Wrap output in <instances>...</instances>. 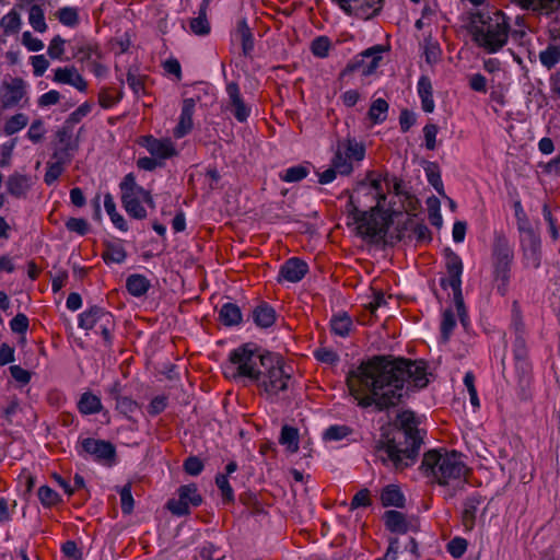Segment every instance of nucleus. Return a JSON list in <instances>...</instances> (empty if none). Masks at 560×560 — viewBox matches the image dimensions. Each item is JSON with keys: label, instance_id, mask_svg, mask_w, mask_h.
Returning a JSON list of instances; mask_svg holds the SVG:
<instances>
[{"label": "nucleus", "instance_id": "f257e3e1", "mask_svg": "<svg viewBox=\"0 0 560 560\" xmlns=\"http://www.w3.org/2000/svg\"><path fill=\"white\" fill-rule=\"evenodd\" d=\"M429 380L421 361L374 357L362 362L348 376L358 406L383 411L399 405L409 387L423 388Z\"/></svg>", "mask_w": 560, "mask_h": 560}, {"label": "nucleus", "instance_id": "f03ea898", "mask_svg": "<svg viewBox=\"0 0 560 560\" xmlns=\"http://www.w3.org/2000/svg\"><path fill=\"white\" fill-rule=\"evenodd\" d=\"M405 196L402 182L396 176L370 172L359 183L346 206L348 224H353L357 234L364 238H383L395 214L404 210L396 199Z\"/></svg>", "mask_w": 560, "mask_h": 560}, {"label": "nucleus", "instance_id": "7ed1b4c3", "mask_svg": "<svg viewBox=\"0 0 560 560\" xmlns=\"http://www.w3.org/2000/svg\"><path fill=\"white\" fill-rule=\"evenodd\" d=\"M516 27L512 28L511 19L501 10L487 9L472 13L469 32L474 43L488 54L500 51L511 38L522 45L526 37V26L521 16L515 19Z\"/></svg>", "mask_w": 560, "mask_h": 560}, {"label": "nucleus", "instance_id": "20e7f679", "mask_svg": "<svg viewBox=\"0 0 560 560\" xmlns=\"http://www.w3.org/2000/svg\"><path fill=\"white\" fill-rule=\"evenodd\" d=\"M402 430V441H380L376 444V456L383 463H392L396 468L408 467L415 463L423 441V432L418 428L412 411L405 410L397 416Z\"/></svg>", "mask_w": 560, "mask_h": 560}, {"label": "nucleus", "instance_id": "39448f33", "mask_svg": "<svg viewBox=\"0 0 560 560\" xmlns=\"http://www.w3.org/2000/svg\"><path fill=\"white\" fill-rule=\"evenodd\" d=\"M446 257V271L447 278H442L440 284L443 289H451L454 295V308H445L442 313L440 324V341L447 343L457 326L456 315L464 328L469 325V316L464 304L462 293V275H463V260L452 249L447 248Z\"/></svg>", "mask_w": 560, "mask_h": 560}, {"label": "nucleus", "instance_id": "423d86ee", "mask_svg": "<svg viewBox=\"0 0 560 560\" xmlns=\"http://www.w3.org/2000/svg\"><path fill=\"white\" fill-rule=\"evenodd\" d=\"M420 469L431 483L453 489L466 482L468 467L457 451L434 448L424 453Z\"/></svg>", "mask_w": 560, "mask_h": 560}, {"label": "nucleus", "instance_id": "0eeeda50", "mask_svg": "<svg viewBox=\"0 0 560 560\" xmlns=\"http://www.w3.org/2000/svg\"><path fill=\"white\" fill-rule=\"evenodd\" d=\"M291 368L287 366L281 355L267 352L264 366L255 384L269 399H275L289 388Z\"/></svg>", "mask_w": 560, "mask_h": 560}, {"label": "nucleus", "instance_id": "6e6552de", "mask_svg": "<svg viewBox=\"0 0 560 560\" xmlns=\"http://www.w3.org/2000/svg\"><path fill=\"white\" fill-rule=\"evenodd\" d=\"M267 352L261 351L255 343H244L230 352L231 377L246 378L255 382L261 371Z\"/></svg>", "mask_w": 560, "mask_h": 560}, {"label": "nucleus", "instance_id": "1a4fd4ad", "mask_svg": "<svg viewBox=\"0 0 560 560\" xmlns=\"http://www.w3.org/2000/svg\"><path fill=\"white\" fill-rule=\"evenodd\" d=\"M514 258L513 247L503 233H494L492 245V265L494 280L500 282L498 291L503 295L506 292L510 277L511 265Z\"/></svg>", "mask_w": 560, "mask_h": 560}, {"label": "nucleus", "instance_id": "9d476101", "mask_svg": "<svg viewBox=\"0 0 560 560\" xmlns=\"http://www.w3.org/2000/svg\"><path fill=\"white\" fill-rule=\"evenodd\" d=\"M121 201L128 214L137 220L147 218L144 203L153 207V199L150 192L135 183L122 186Z\"/></svg>", "mask_w": 560, "mask_h": 560}, {"label": "nucleus", "instance_id": "9b49d317", "mask_svg": "<svg viewBox=\"0 0 560 560\" xmlns=\"http://www.w3.org/2000/svg\"><path fill=\"white\" fill-rule=\"evenodd\" d=\"M346 14L361 20H370L377 15L384 0H332Z\"/></svg>", "mask_w": 560, "mask_h": 560}, {"label": "nucleus", "instance_id": "f8f14e48", "mask_svg": "<svg viewBox=\"0 0 560 560\" xmlns=\"http://www.w3.org/2000/svg\"><path fill=\"white\" fill-rule=\"evenodd\" d=\"M202 502V498L195 485H185L178 489V499H172L167 502L168 510L177 515H187L190 506H198Z\"/></svg>", "mask_w": 560, "mask_h": 560}, {"label": "nucleus", "instance_id": "ddd939ff", "mask_svg": "<svg viewBox=\"0 0 560 560\" xmlns=\"http://www.w3.org/2000/svg\"><path fill=\"white\" fill-rule=\"evenodd\" d=\"M139 143L152 156L159 159L164 164L166 160L178 155L176 144L171 138H155L149 135L142 137Z\"/></svg>", "mask_w": 560, "mask_h": 560}, {"label": "nucleus", "instance_id": "4468645a", "mask_svg": "<svg viewBox=\"0 0 560 560\" xmlns=\"http://www.w3.org/2000/svg\"><path fill=\"white\" fill-rule=\"evenodd\" d=\"M383 47L375 45L362 51L348 66L346 71L360 70L362 75H371L380 66L382 60Z\"/></svg>", "mask_w": 560, "mask_h": 560}, {"label": "nucleus", "instance_id": "2eb2a0df", "mask_svg": "<svg viewBox=\"0 0 560 560\" xmlns=\"http://www.w3.org/2000/svg\"><path fill=\"white\" fill-rule=\"evenodd\" d=\"M307 272L308 265L304 260L298 257H291L280 267L278 282L296 283L300 282Z\"/></svg>", "mask_w": 560, "mask_h": 560}, {"label": "nucleus", "instance_id": "dca6fc26", "mask_svg": "<svg viewBox=\"0 0 560 560\" xmlns=\"http://www.w3.org/2000/svg\"><path fill=\"white\" fill-rule=\"evenodd\" d=\"M2 108H12L18 106L26 94L25 82L22 78H11L10 81H3Z\"/></svg>", "mask_w": 560, "mask_h": 560}, {"label": "nucleus", "instance_id": "f3484780", "mask_svg": "<svg viewBox=\"0 0 560 560\" xmlns=\"http://www.w3.org/2000/svg\"><path fill=\"white\" fill-rule=\"evenodd\" d=\"M521 247L526 265L538 268L540 266V238L532 229L525 230Z\"/></svg>", "mask_w": 560, "mask_h": 560}, {"label": "nucleus", "instance_id": "a211bd4d", "mask_svg": "<svg viewBox=\"0 0 560 560\" xmlns=\"http://www.w3.org/2000/svg\"><path fill=\"white\" fill-rule=\"evenodd\" d=\"M196 101L191 97L185 98L182 105V112L177 126L174 128V137L180 139L192 129V115L195 112Z\"/></svg>", "mask_w": 560, "mask_h": 560}, {"label": "nucleus", "instance_id": "6ab92c4d", "mask_svg": "<svg viewBox=\"0 0 560 560\" xmlns=\"http://www.w3.org/2000/svg\"><path fill=\"white\" fill-rule=\"evenodd\" d=\"M482 503V498L479 493H472L463 504L462 512V523L465 527V530H472L476 525L477 513L480 504Z\"/></svg>", "mask_w": 560, "mask_h": 560}, {"label": "nucleus", "instance_id": "aec40b11", "mask_svg": "<svg viewBox=\"0 0 560 560\" xmlns=\"http://www.w3.org/2000/svg\"><path fill=\"white\" fill-rule=\"evenodd\" d=\"M5 186L12 197L23 198L31 188V176L15 172L8 177Z\"/></svg>", "mask_w": 560, "mask_h": 560}, {"label": "nucleus", "instance_id": "412c9836", "mask_svg": "<svg viewBox=\"0 0 560 560\" xmlns=\"http://www.w3.org/2000/svg\"><path fill=\"white\" fill-rule=\"evenodd\" d=\"M79 454L91 456L94 460L103 463L105 460V441L93 438L81 439Z\"/></svg>", "mask_w": 560, "mask_h": 560}, {"label": "nucleus", "instance_id": "4be33fe9", "mask_svg": "<svg viewBox=\"0 0 560 560\" xmlns=\"http://www.w3.org/2000/svg\"><path fill=\"white\" fill-rule=\"evenodd\" d=\"M54 81L57 83L72 85L80 91H84L86 89V82L73 67L57 68L55 70Z\"/></svg>", "mask_w": 560, "mask_h": 560}, {"label": "nucleus", "instance_id": "5701e85b", "mask_svg": "<svg viewBox=\"0 0 560 560\" xmlns=\"http://www.w3.org/2000/svg\"><path fill=\"white\" fill-rule=\"evenodd\" d=\"M417 92L421 100V108L425 113H432L435 108L431 80L422 75L417 83Z\"/></svg>", "mask_w": 560, "mask_h": 560}, {"label": "nucleus", "instance_id": "b1692460", "mask_svg": "<svg viewBox=\"0 0 560 560\" xmlns=\"http://www.w3.org/2000/svg\"><path fill=\"white\" fill-rule=\"evenodd\" d=\"M253 320L260 328H269L276 322V311L267 303H261L253 311Z\"/></svg>", "mask_w": 560, "mask_h": 560}, {"label": "nucleus", "instance_id": "393cba45", "mask_svg": "<svg viewBox=\"0 0 560 560\" xmlns=\"http://www.w3.org/2000/svg\"><path fill=\"white\" fill-rule=\"evenodd\" d=\"M242 318L241 308L235 303H224L219 311V319L224 326H237Z\"/></svg>", "mask_w": 560, "mask_h": 560}, {"label": "nucleus", "instance_id": "a878e982", "mask_svg": "<svg viewBox=\"0 0 560 560\" xmlns=\"http://www.w3.org/2000/svg\"><path fill=\"white\" fill-rule=\"evenodd\" d=\"M385 526L393 533L404 534L408 529L406 518L401 512L389 510L384 514Z\"/></svg>", "mask_w": 560, "mask_h": 560}, {"label": "nucleus", "instance_id": "bb28decb", "mask_svg": "<svg viewBox=\"0 0 560 560\" xmlns=\"http://www.w3.org/2000/svg\"><path fill=\"white\" fill-rule=\"evenodd\" d=\"M103 408L100 396L90 392L83 393L78 401V409L83 415H92L101 411Z\"/></svg>", "mask_w": 560, "mask_h": 560}, {"label": "nucleus", "instance_id": "cd10ccee", "mask_svg": "<svg viewBox=\"0 0 560 560\" xmlns=\"http://www.w3.org/2000/svg\"><path fill=\"white\" fill-rule=\"evenodd\" d=\"M381 500L384 506H396L402 508L405 503V497L397 486H387L381 494Z\"/></svg>", "mask_w": 560, "mask_h": 560}, {"label": "nucleus", "instance_id": "c85d7f7f", "mask_svg": "<svg viewBox=\"0 0 560 560\" xmlns=\"http://www.w3.org/2000/svg\"><path fill=\"white\" fill-rule=\"evenodd\" d=\"M126 287L131 295L139 298L148 292L150 282L142 275H131L127 279Z\"/></svg>", "mask_w": 560, "mask_h": 560}, {"label": "nucleus", "instance_id": "c756f323", "mask_svg": "<svg viewBox=\"0 0 560 560\" xmlns=\"http://www.w3.org/2000/svg\"><path fill=\"white\" fill-rule=\"evenodd\" d=\"M104 314L101 306L93 305L79 316V326L86 330L92 329Z\"/></svg>", "mask_w": 560, "mask_h": 560}, {"label": "nucleus", "instance_id": "7c9ffc66", "mask_svg": "<svg viewBox=\"0 0 560 560\" xmlns=\"http://www.w3.org/2000/svg\"><path fill=\"white\" fill-rule=\"evenodd\" d=\"M338 148H342L345 155L351 161L360 162L365 156V147L358 142L355 139H348L342 144H339Z\"/></svg>", "mask_w": 560, "mask_h": 560}, {"label": "nucleus", "instance_id": "2f4dec72", "mask_svg": "<svg viewBox=\"0 0 560 560\" xmlns=\"http://www.w3.org/2000/svg\"><path fill=\"white\" fill-rule=\"evenodd\" d=\"M388 103L384 98H376L369 109V118L374 125L384 122L387 118Z\"/></svg>", "mask_w": 560, "mask_h": 560}, {"label": "nucleus", "instance_id": "473e14b6", "mask_svg": "<svg viewBox=\"0 0 560 560\" xmlns=\"http://www.w3.org/2000/svg\"><path fill=\"white\" fill-rule=\"evenodd\" d=\"M28 116L24 113H16L9 117L3 126V132L7 136H12L20 130L24 129L28 125Z\"/></svg>", "mask_w": 560, "mask_h": 560}, {"label": "nucleus", "instance_id": "72a5a7b5", "mask_svg": "<svg viewBox=\"0 0 560 560\" xmlns=\"http://www.w3.org/2000/svg\"><path fill=\"white\" fill-rule=\"evenodd\" d=\"M281 445H284L290 453H295L299 450V432L298 429L284 425L281 429L279 440Z\"/></svg>", "mask_w": 560, "mask_h": 560}, {"label": "nucleus", "instance_id": "f704fd0d", "mask_svg": "<svg viewBox=\"0 0 560 560\" xmlns=\"http://www.w3.org/2000/svg\"><path fill=\"white\" fill-rule=\"evenodd\" d=\"M237 33L241 37L243 54L249 56L254 50V36L245 19L238 22Z\"/></svg>", "mask_w": 560, "mask_h": 560}, {"label": "nucleus", "instance_id": "c9c22d12", "mask_svg": "<svg viewBox=\"0 0 560 560\" xmlns=\"http://www.w3.org/2000/svg\"><path fill=\"white\" fill-rule=\"evenodd\" d=\"M351 327L352 320L346 313L336 315L330 320L331 331L339 337L348 336Z\"/></svg>", "mask_w": 560, "mask_h": 560}, {"label": "nucleus", "instance_id": "e433bc0d", "mask_svg": "<svg viewBox=\"0 0 560 560\" xmlns=\"http://www.w3.org/2000/svg\"><path fill=\"white\" fill-rule=\"evenodd\" d=\"M114 490L119 494L120 508L124 514H130L133 511L135 500L131 493V485L116 486Z\"/></svg>", "mask_w": 560, "mask_h": 560}, {"label": "nucleus", "instance_id": "4c0bfd02", "mask_svg": "<svg viewBox=\"0 0 560 560\" xmlns=\"http://www.w3.org/2000/svg\"><path fill=\"white\" fill-rule=\"evenodd\" d=\"M190 32L197 36H206L210 33L211 26L207 19V12L198 11V16L189 21Z\"/></svg>", "mask_w": 560, "mask_h": 560}, {"label": "nucleus", "instance_id": "58836bf2", "mask_svg": "<svg viewBox=\"0 0 560 560\" xmlns=\"http://www.w3.org/2000/svg\"><path fill=\"white\" fill-rule=\"evenodd\" d=\"M28 22L36 32L44 33L47 30L44 10L38 4L31 5L28 10Z\"/></svg>", "mask_w": 560, "mask_h": 560}, {"label": "nucleus", "instance_id": "ea45409f", "mask_svg": "<svg viewBox=\"0 0 560 560\" xmlns=\"http://www.w3.org/2000/svg\"><path fill=\"white\" fill-rule=\"evenodd\" d=\"M331 165L340 175H349L353 171L352 162L345 155L342 148H337L331 160Z\"/></svg>", "mask_w": 560, "mask_h": 560}, {"label": "nucleus", "instance_id": "a19ab883", "mask_svg": "<svg viewBox=\"0 0 560 560\" xmlns=\"http://www.w3.org/2000/svg\"><path fill=\"white\" fill-rule=\"evenodd\" d=\"M107 215L109 217L113 225L120 232L128 231L129 226L126 219L116 210V206L109 195H107Z\"/></svg>", "mask_w": 560, "mask_h": 560}, {"label": "nucleus", "instance_id": "79ce46f5", "mask_svg": "<svg viewBox=\"0 0 560 560\" xmlns=\"http://www.w3.org/2000/svg\"><path fill=\"white\" fill-rule=\"evenodd\" d=\"M427 206H428V217H429L430 223L433 226L440 229L443 224L440 200L435 196H432V197L428 198Z\"/></svg>", "mask_w": 560, "mask_h": 560}, {"label": "nucleus", "instance_id": "37998d69", "mask_svg": "<svg viewBox=\"0 0 560 560\" xmlns=\"http://www.w3.org/2000/svg\"><path fill=\"white\" fill-rule=\"evenodd\" d=\"M308 167L305 165H294L283 171L280 178L285 183H298L308 175Z\"/></svg>", "mask_w": 560, "mask_h": 560}, {"label": "nucleus", "instance_id": "c03bdc74", "mask_svg": "<svg viewBox=\"0 0 560 560\" xmlns=\"http://www.w3.org/2000/svg\"><path fill=\"white\" fill-rule=\"evenodd\" d=\"M0 26L3 28L4 34H14L20 31L21 18L20 14L11 10L8 14L2 16Z\"/></svg>", "mask_w": 560, "mask_h": 560}, {"label": "nucleus", "instance_id": "a18cd8bd", "mask_svg": "<svg viewBox=\"0 0 560 560\" xmlns=\"http://www.w3.org/2000/svg\"><path fill=\"white\" fill-rule=\"evenodd\" d=\"M351 433L352 430L349 427L343 424H334L325 430L323 438L326 441L338 442L346 439Z\"/></svg>", "mask_w": 560, "mask_h": 560}, {"label": "nucleus", "instance_id": "49530a36", "mask_svg": "<svg viewBox=\"0 0 560 560\" xmlns=\"http://www.w3.org/2000/svg\"><path fill=\"white\" fill-rule=\"evenodd\" d=\"M59 22L68 27H74L79 24V14L75 8L63 7L56 13Z\"/></svg>", "mask_w": 560, "mask_h": 560}, {"label": "nucleus", "instance_id": "de8ad7c7", "mask_svg": "<svg viewBox=\"0 0 560 560\" xmlns=\"http://www.w3.org/2000/svg\"><path fill=\"white\" fill-rule=\"evenodd\" d=\"M38 499L45 508L57 505L60 502V495L50 487L42 486L37 491Z\"/></svg>", "mask_w": 560, "mask_h": 560}, {"label": "nucleus", "instance_id": "09e8293b", "mask_svg": "<svg viewBox=\"0 0 560 560\" xmlns=\"http://www.w3.org/2000/svg\"><path fill=\"white\" fill-rule=\"evenodd\" d=\"M331 47L330 39L327 36H318L311 44V51L315 57L325 58Z\"/></svg>", "mask_w": 560, "mask_h": 560}, {"label": "nucleus", "instance_id": "8fccbe9b", "mask_svg": "<svg viewBox=\"0 0 560 560\" xmlns=\"http://www.w3.org/2000/svg\"><path fill=\"white\" fill-rule=\"evenodd\" d=\"M130 45L131 37L128 32H125L124 35L107 44V49L113 51L115 55H121L128 51Z\"/></svg>", "mask_w": 560, "mask_h": 560}, {"label": "nucleus", "instance_id": "3c124183", "mask_svg": "<svg viewBox=\"0 0 560 560\" xmlns=\"http://www.w3.org/2000/svg\"><path fill=\"white\" fill-rule=\"evenodd\" d=\"M73 150L74 148L57 147L51 155L50 162L58 163L60 166L65 167L71 163Z\"/></svg>", "mask_w": 560, "mask_h": 560}, {"label": "nucleus", "instance_id": "603ef678", "mask_svg": "<svg viewBox=\"0 0 560 560\" xmlns=\"http://www.w3.org/2000/svg\"><path fill=\"white\" fill-rule=\"evenodd\" d=\"M215 485L219 488L221 495L225 502L234 501V491L230 485L229 477L226 475L219 474L215 477Z\"/></svg>", "mask_w": 560, "mask_h": 560}, {"label": "nucleus", "instance_id": "864d4df0", "mask_svg": "<svg viewBox=\"0 0 560 560\" xmlns=\"http://www.w3.org/2000/svg\"><path fill=\"white\" fill-rule=\"evenodd\" d=\"M126 258V250L119 242H107V260L122 262Z\"/></svg>", "mask_w": 560, "mask_h": 560}, {"label": "nucleus", "instance_id": "5fc2aeb1", "mask_svg": "<svg viewBox=\"0 0 560 560\" xmlns=\"http://www.w3.org/2000/svg\"><path fill=\"white\" fill-rule=\"evenodd\" d=\"M314 357L317 361L329 365L336 364L339 361L337 352L325 347L316 349Z\"/></svg>", "mask_w": 560, "mask_h": 560}, {"label": "nucleus", "instance_id": "6e6d98bb", "mask_svg": "<svg viewBox=\"0 0 560 560\" xmlns=\"http://www.w3.org/2000/svg\"><path fill=\"white\" fill-rule=\"evenodd\" d=\"M72 129L73 127L67 122L63 124V126L58 129L56 137H57V147H67V148H74L72 144Z\"/></svg>", "mask_w": 560, "mask_h": 560}, {"label": "nucleus", "instance_id": "4d7b16f0", "mask_svg": "<svg viewBox=\"0 0 560 560\" xmlns=\"http://www.w3.org/2000/svg\"><path fill=\"white\" fill-rule=\"evenodd\" d=\"M30 326V320L27 316L23 313H18L11 320H10V328L15 334H22L24 335Z\"/></svg>", "mask_w": 560, "mask_h": 560}, {"label": "nucleus", "instance_id": "13d9d810", "mask_svg": "<svg viewBox=\"0 0 560 560\" xmlns=\"http://www.w3.org/2000/svg\"><path fill=\"white\" fill-rule=\"evenodd\" d=\"M117 410L124 416L131 418L138 410V404L128 397H120L117 399Z\"/></svg>", "mask_w": 560, "mask_h": 560}, {"label": "nucleus", "instance_id": "bf43d9fd", "mask_svg": "<svg viewBox=\"0 0 560 560\" xmlns=\"http://www.w3.org/2000/svg\"><path fill=\"white\" fill-rule=\"evenodd\" d=\"M66 228L70 232L79 235H85L89 232V224L86 220L81 218H70L66 221Z\"/></svg>", "mask_w": 560, "mask_h": 560}, {"label": "nucleus", "instance_id": "052dcab7", "mask_svg": "<svg viewBox=\"0 0 560 560\" xmlns=\"http://www.w3.org/2000/svg\"><path fill=\"white\" fill-rule=\"evenodd\" d=\"M439 128L434 124H427L423 127L424 144L428 150H434L436 148V135Z\"/></svg>", "mask_w": 560, "mask_h": 560}, {"label": "nucleus", "instance_id": "680f3d73", "mask_svg": "<svg viewBox=\"0 0 560 560\" xmlns=\"http://www.w3.org/2000/svg\"><path fill=\"white\" fill-rule=\"evenodd\" d=\"M44 135V124L40 119H36L31 124L26 136L33 143H38L43 140Z\"/></svg>", "mask_w": 560, "mask_h": 560}, {"label": "nucleus", "instance_id": "e2e57ef3", "mask_svg": "<svg viewBox=\"0 0 560 560\" xmlns=\"http://www.w3.org/2000/svg\"><path fill=\"white\" fill-rule=\"evenodd\" d=\"M63 171H65V167L60 166L58 163H54V162L49 161L47 163V170L44 175V182L47 185L54 184L60 177V175L63 173Z\"/></svg>", "mask_w": 560, "mask_h": 560}, {"label": "nucleus", "instance_id": "0e129e2a", "mask_svg": "<svg viewBox=\"0 0 560 560\" xmlns=\"http://www.w3.org/2000/svg\"><path fill=\"white\" fill-rule=\"evenodd\" d=\"M467 550V541L464 538L455 537L447 545V551L454 558H460Z\"/></svg>", "mask_w": 560, "mask_h": 560}, {"label": "nucleus", "instance_id": "69168bd1", "mask_svg": "<svg viewBox=\"0 0 560 560\" xmlns=\"http://www.w3.org/2000/svg\"><path fill=\"white\" fill-rule=\"evenodd\" d=\"M65 39L60 35H56L48 46V55L52 59H60L63 55Z\"/></svg>", "mask_w": 560, "mask_h": 560}, {"label": "nucleus", "instance_id": "338daca9", "mask_svg": "<svg viewBox=\"0 0 560 560\" xmlns=\"http://www.w3.org/2000/svg\"><path fill=\"white\" fill-rule=\"evenodd\" d=\"M184 469L190 476H198L203 470V464L198 457L190 456L184 462Z\"/></svg>", "mask_w": 560, "mask_h": 560}, {"label": "nucleus", "instance_id": "774afa93", "mask_svg": "<svg viewBox=\"0 0 560 560\" xmlns=\"http://www.w3.org/2000/svg\"><path fill=\"white\" fill-rule=\"evenodd\" d=\"M22 44L30 51H39L44 48V43L39 38L34 37L28 31L22 34Z\"/></svg>", "mask_w": 560, "mask_h": 560}]
</instances>
